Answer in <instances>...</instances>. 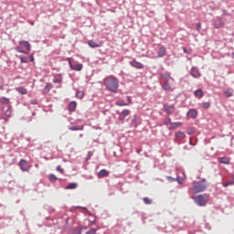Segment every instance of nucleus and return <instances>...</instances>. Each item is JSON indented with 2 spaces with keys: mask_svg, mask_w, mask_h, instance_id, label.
Wrapping results in <instances>:
<instances>
[{
  "mask_svg": "<svg viewBox=\"0 0 234 234\" xmlns=\"http://www.w3.org/2000/svg\"><path fill=\"white\" fill-rule=\"evenodd\" d=\"M102 83L109 92H113L116 94L118 92V88L120 87V81L118 79L112 75L107 76L103 79Z\"/></svg>",
  "mask_w": 234,
  "mask_h": 234,
  "instance_id": "nucleus-1",
  "label": "nucleus"
},
{
  "mask_svg": "<svg viewBox=\"0 0 234 234\" xmlns=\"http://www.w3.org/2000/svg\"><path fill=\"white\" fill-rule=\"evenodd\" d=\"M206 179L201 182H194L193 186L188 189L190 195H197V193H202L207 189V184L204 183Z\"/></svg>",
  "mask_w": 234,
  "mask_h": 234,
  "instance_id": "nucleus-2",
  "label": "nucleus"
},
{
  "mask_svg": "<svg viewBox=\"0 0 234 234\" xmlns=\"http://www.w3.org/2000/svg\"><path fill=\"white\" fill-rule=\"evenodd\" d=\"M192 198L194 202L197 204V206H199L200 207H204L205 206H207V202H209V195L207 194L192 197Z\"/></svg>",
  "mask_w": 234,
  "mask_h": 234,
  "instance_id": "nucleus-3",
  "label": "nucleus"
},
{
  "mask_svg": "<svg viewBox=\"0 0 234 234\" xmlns=\"http://www.w3.org/2000/svg\"><path fill=\"white\" fill-rule=\"evenodd\" d=\"M69 65L70 69H72V70L80 71L83 69V64L81 63H78V62L72 63L70 60H69Z\"/></svg>",
  "mask_w": 234,
  "mask_h": 234,
  "instance_id": "nucleus-4",
  "label": "nucleus"
},
{
  "mask_svg": "<svg viewBox=\"0 0 234 234\" xmlns=\"http://www.w3.org/2000/svg\"><path fill=\"white\" fill-rule=\"evenodd\" d=\"M19 167L20 169H22L23 171H29L30 169V165H28V162H27V160L25 159H21L19 161Z\"/></svg>",
  "mask_w": 234,
  "mask_h": 234,
  "instance_id": "nucleus-5",
  "label": "nucleus"
},
{
  "mask_svg": "<svg viewBox=\"0 0 234 234\" xmlns=\"http://www.w3.org/2000/svg\"><path fill=\"white\" fill-rule=\"evenodd\" d=\"M190 74L193 78H196V80H198L202 76V73H200V70H198V69L195 67L191 69Z\"/></svg>",
  "mask_w": 234,
  "mask_h": 234,
  "instance_id": "nucleus-6",
  "label": "nucleus"
},
{
  "mask_svg": "<svg viewBox=\"0 0 234 234\" xmlns=\"http://www.w3.org/2000/svg\"><path fill=\"white\" fill-rule=\"evenodd\" d=\"M18 45H20V47H23L25 49L27 50V52H30L32 46L30 45V42L26 41V40H21L18 42Z\"/></svg>",
  "mask_w": 234,
  "mask_h": 234,
  "instance_id": "nucleus-7",
  "label": "nucleus"
},
{
  "mask_svg": "<svg viewBox=\"0 0 234 234\" xmlns=\"http://www.w3.org/2000/svg\"><path fill=\"white\" fill-rule=\"evenodd\" d=\"M164 109L166 114H173L175 112V105L173 104H165Z\"/></svg>",
  "mask_w": 234,
  "mask_h": 234,
  "instance_id": "nucleus-8",
  "label": "nucleus"
},
{
  "mask_svg": "<svg viewBox=\"0 0 234 234\" xmlns=\"http://www.w3.org/2000/svg\"><path fill=\"white\" fill-rule=\"evenodd\" d=\"M109 176V170L107 169H102L97 173L98 178H105V176Z\"/></svg>",
  "mask_w": 234,
  "mask_h": 234,
  "instance_id": "nucleus-9",
  "label": "nucleus"
},
{
  "mask_svg": "<svg viewBox=\"0 0 234 234\" xmlns=\"http://www.w3.org/2000/svg\"><path fill=\"white\" fill-rule=\"evenodd\" d=\"M131 67H133L134 69H144V64L140 63L136 60L130 61Z\"/></svg>",
  "mask_w": 234,
  "mask_h": 234,
  "instance_id": "nucleus-10",
  "label": "nucleus"
},
{
  "mask_svg": "<svg viewBox=\"0 0 234 234\" xmlns=\"http://www.w3.org/2000/svg\"><path fill=\"white\" fill-rule=\"evenodd\" d=\"M187 116H189V118H192L193 120H195V118H197V116H198V111H197L195 109H191L188 111Z\"/></svg>",
  "mask_w": 234,
  "mask_h": 234,
  "instance_id": "nucleus-11",
  "label": "nucleus"
},
{
  "mask_svg": "<svg viewBox=\"0 0 234 234\" xmlns=\"http://www.w3.org/2000/svg\"><path fill=\"white\" fill-rule=\"evenodd\" d=\"M88 45L89 47H90V48H99L100 47H101V43H97L94 40H89Z\"/></svg>",
  "mask_w": 234,
  "mask_h": 234,
  "instance_id": "nucleus-12",
  "label": "nucleus"
},
{
  "mask_svg": "<svg viewBox=\"0 0 234 234\" xmlns=\"http://www.w3.org/2000/svg\"><path fill=\"white\" fill-rule=\"evenodd\" d=\"M160 77L165 80V83L169 82L170 80H172V81H175V79L171 78V75L169 73H161Z\"/></svg>",
  "mask_w": 234,
  "mask_h": 234,
  "instance_id": "nucleus-13",
  "label": "nucleus"
},
{
  "mask_svg": "<svg viewBox=\"0 0 234 234\" xmlns=\"http://www.w3.org/2000/svg\"><path fill=\"white\" fill-rule=\"evenodd\" d=\"M129 114H131V110H123L119 116V120H125Z\"/></svg>",
  "mask_w": 234,
  "mask_h": 234,
  "instance_id": "nucleus-14",
  "label": "nucleus"
},
{
  "mask_svg": "<svg viewBox=\"0 0 234 234\" xmlns=\"http://www.w3.org/2000/svg\"><path fill=\"white\" fill-rule=\"evenodd\" d=\"M164 90H166V92H173V90H175V88H172L171 85L169 84V82H165L162 85Z\"/></svg>",
  "mask_w": 234,
  "mask_h": 234,
  "instance_id": "nucleus-15",
  "label": "nucleus"
},
{
  "mask_svg": "<svg viewBox=\"0 0 234 234\" xmlns=\"http://www.w3.org/2000/svg\"><path fill=\"white\" fill-rule=\"evenodd\" d=\"M165 54H167V49L165 48V47L161 46L158 51V58H164Z\"/></svg>",
  "mask_w": 234,
  "mask_h": 234,
  "instance_id": "nucleus-16",
  "label": "nucleus"
},
{
  "mask_svg": "<svg viewBox=\"0 0 234 234\" xmlns=\"http://www.w3.org/2000/svg\"><path fill=\"white\" fill-rule=\"evenodd\" d=\"M194 96H196V98H198L200 100L201 98L204 97V91H202L201 89H198L194 91Z\"/></svg>",
  "mask_w": 234,
  "mask_h": 234,
  "instance_id": "nucleus-17",
  "label": "nucleus"
},
{
  "mask_svg": "<svg viewBox=\"0 0 234 234\" xmlns=\"http://www.w3.org/2000/svg\"><path fill=\"white\" fill-rule=\"evenodd\" d=\"M78 104L76 103V101H71L69 105V111H70V112H74Z\"/></svg>",
  "mask_w": 234,
  "mask_h": 234,
  "instance_id": "nucleus-18",
  "label": "nucleus"
},
{
  "mask_svg": "<svg viewBox=\"0 0 234 234\" xmlns=\"http://www.w3.org/2000/svg\"><path fill=\"white\" fill-rule=\"evenodd\" d=\"M16 90H17V92H19L22 95L28 94V91L24 87L16 88Z\"/></svg>",
  "mask_w": 234,
  "mask_h": 234,
  "instance_id": "nucleus-19",
  "label": "nucleus"
},
{
  "mask_svg": "<svg viewBox=\"0 0 234 234\" xmlns=\"http://www.w3.org/2000/svg\"><path fill=\"white\" fill-rule=\"evenodd\" d=\"M52 87H53L52 84L47 83L45 88H44V93L48 94V92H50Z\"/></svg>",
  "mask_w": 234,
  "mask_h": 234,
  "instance_id": "nucleus-20",
  "label": "nucleus"
},
{
  "mask_svg": "<svg viewBox=\"0 0 234 234\" xmlns=\"http://www.w3.org/2000/svg\"><path fill=\"white\" fill-rule=\"evenodd\" d=\"M115 105H117V107H127L129 106V103L124 102L123 101H119L115 102Z\"/></svg>",
  "mask_w": 234,
  "mask_h": 234,
  "instance_id": "nucleus-21",
  "label": "nucleus"
},
{
  "mask_svg": "<svg viewBox=\"0 0 234 234\" xmlns=\"http://www.w3.org/2000/svg\"><path fill=\"white\" fill-rule=\"evenodd\" d=\"M182 126V122H172L170 129L175 130Z\"/></svg>",
  "mask_w": 234,
  "mask_h": 234,
  "instance_id": "nucleus-22",
  "label": "nucleus"
},
{
  "mask_svg": "<svg viewBox=\"0 0 234 234\" xmlns=\"http://www.w3.org/2000/svg\"><path fill=\"white\" fill-rule=\"evenodd\" d=\"M61 81H63V77H61V75H58L53 80V83H61Z\"/></svg>",
  "mask_w": 234,
  "mask_h": 234,
  "instance_id": "nucleus-23",
  "label": "nucleus"
},
{
  "mask_svg": "<svg viewBox=\"0 0 234 234\" xmlns=\"http://www.w3.org/2000/svg\"><path fill=\"white\" fill-rule=\"evenodd\" d=\"M176 138H181V140H184V138H186V133H184V132H177L176 133Z\"/></svg>",
  "mask_w": 234,
  "mask_h": 234,
  "instance_id": "nucleus-24",
  "label": "nucleus"
},
{
  "mask_svg": "<svg viewBox=\"0 0 234 234\" xmlns=\"http://www.w3.org/2000/svg\"><path fill=\"white\" fill-rule=\"evenodd\" d=\"M78 187V184L70 183L69 186H66V189H76Z\"/></svg>",
  "mask_w": 234,
  "mask_h": 234,
  "instance_id": "nucleus-25",
  "label": "nucleus"
},
{
  "mask_svg": "<svg viewBox=\"0 0 234 234\" xmlns=\"http://www.w3.org/2000/svg\"><path fill=\"white\" fill-rule=\"evenodd\" d=\"M76 96H77V98H79V100H82L83 96H85V92L84 91H77Z\"/></svg>",
  "mask_w": 234,
  "mask_h": 234,
  "instance_id": "nucleus-26",
  "label": "nucleus"
},
{
  "mask_svg": "<svg viewBox=\"0 0 234 234\" xmlns=\"http://www.w3.org/2000/svg\"><path fill=\"white\" fill-rule=\"evenodd\" d=\"M219 162L220 164H229V159H228V157H221Z\"/></svg>",
  "mask_w": 234,
  "mask_h": 234,
  "instance_id": "nucleus-27",
  "label": "nucleus"
},
{
  "mask_svg": "<svg viewBox=\"0 0 234 234\" xmlns=\"http://www.w3.org/2000/svg\"><path fill=\"white\" fill-rule=\"evenodd\" d=\"M15 50L16 52H19L20 54H27V51L23 50V48H21V47L15 48Z\"/></svg>",
  "mask_w": 234,
  "mask_h": 234,
  "instance_id": "nucleus-28",
  "label": "nucleus"
},
{
  "mask_svg": "<svg viewBox=\"0 0 234 234\" xmlns=\"http://www.w3.org/2000/svg\"><path fill=\"white\" fill-rule=\"evenodd\" d=\"M56 180H58V177L56 176V175L51 174L49 176V182H56Z\"/></svg>",
  "mask_w": 234,
  "mask_h": 234,
  "instance_id": "nucleus-29",
  "label": "nucleus"
},
{
  "mask_svg": "<svg viewBox=\"0 0 234 234\" xmlns=\"http://www.w3.org/2000/svg\"><path fill=\"white\" fill-rule=\"evenodd\" d=\"M19 59H20L21 63H28V59L25 56H20Z\"/></svg>",
  "mask_w": 234,
  "mask_h": 234,
  "instance_id": "nucleus-30",
  "label": "nucleus"
},
{
  "mask_svg": "<svg viewBox=\"0 0 234 234\" xmlns=\"http://www.w3.org/2000/svg\"><path fill=\"white\" fill-rule=\"evenodd\" d=\"M229 186H234V181H228L226 183H223V186L228 187Z\"/></svg>",
  "mask_w": 234,
  "mask_h": 234,
  "instance_id": "nucleus-31",
  "label": "nucleus"
},
{
  "mask_svg": "<svg viewBox=\"0 0 234 234\" xmlns=\"http://www.w3.org/2000/svg\"><path fill=\"white\" fill-rule=\"evenodd\" d=\"M224 94L227 96V98H231L233 96V93L229 90H225Z\"/></svg>",
  "mask_w": 234,
  "mask_h": 234,
  "instance_id": "nucleus-32",
  "label": "nucleus"
},
{
  "mask_svg": "<svg viewBox=\"0 0 234 234\" xmlns=\"http://www.w3.org/2000/svg\"><path fill=\"white\" fill-rule=\"evenodd\" d=\"M144 204H153V200H151L149 197H144Z\"/></svg>",
  "mask_w": 234,
  "mask_h": 234,
  "instance_id": "nucleus-33",
  "label": "nucleus"
},
{
  "mask_svg": "<svg viewBox=\"0 0 234 234\" xmlns=\"http://www.w3.org/2000/svg\"><path fill=\"white\" fill-rule=\"evenodd\" d=\"M57 171H58V173H60L61 175L65 174V170L61 168V165L57 166Z\"/></svg>",
  "mask_w": 234,
  "mask_h": 234,
  "instance_id": "nucleus-34",
  "label": "nucleus"
},
{
  "mask_svg": "<svg viewBox=\"0 0 234 234\" xmlns=\"http://www.w3.org/2000/svg\"><path fill=\"white\" fill-rule=\"evenodd\" d=\"M209 107H211V103H209V102H204L203 103V108L204 109H209Z\"/></svg>",
  "mask_w": 234,
  "mask_h": 234,
  "instance_id": "nucleus-35",
  "label": "nucleus"
},
{
  "mask_svg": "<svg viewBox=\"0 0 234 234\" xmlns=\"http://www.w3.org/2000/svg\"><path fill=\"white\" fill-rule=\"evenodd\" d=\"M96 231H98V229H91L90 230L87 231L86 234H96Z\"/></svg>",
  "mask_w": 234,
  "mask_h": 234,
  "instance_id": "nucleus-36",
  "label": "nucleus"
},
{
  "mask_svg": "<svg viewBox=\"0 0 234 234\" xmlns=\"http://www.w3.org/2000/svg\"><path fill=\"white\" fill-rule=\"evenodd\" d=\"M222 27H224V22H221L220 26H218L217 23H214V27L217 29L222 28Z\"/></svg>",
  "mask_w": 234,
  "mask_h": 234,
  "instance_id": "nucleus-37",
  "label": "nucleus"
},
{
  "mask_svg": "<svg viewBox=\"0 0 234 234\" xmlns=\"http://www.w3.org/2000/svg\"><path fill=\"white\" fill-rule=\"evenodd\" d=\"M196 28H197V32H200V30H201V28H202V24L197 23V24L196 25Z\"/></svg>",
  "mask_w": 234,
  "mask_h": 234,
  "instance_id": "nucleus-38",
  "label": "nucleus"
},
{
  "mask_svg": "<svg viewBox=\"0 0 234 234\" xmlns=\"http://www.w3.org/2000/svg\"><path fill=\"white\" fill-rule=\"evenodd\" d=\"M169 123H170V125H171V118H166L165 120V125H169Z\"/></svg>",
  "mask_w": 234,
  "mask_h": 234,
  "instance_id": "nucleus-39",
  "label": "nucleus"
},
{
  "mask_svg": "<svg viewBox=\"0 0 234 234\" xmlns=\"http://www.w3.org/2000/svg\"><path fill=\"white\" fill-rule=\"evenodd\" d=\"M2 103H6V104L10 103V99L3 98Z\"/></svg>",
  "mask_w": 234,
  "mask_h": 234,
  "instance_id": "nucleus-40",
  "label": "nucleus"
},
{
  "mask_svg": "<svg viewBox=\"0 0 234 234\" xmlns=\"http://www.w3.org/2000/svg\"><path fill=\"white\" fill-rule=\"evenodd\" d=\"M127 101L126 103H129V105H133V99H131V97H127Z\"/></svg>",
  "mask_w": 234,
  "mask_h": 234,
  "instance_id": "nucleus-41",
  "label": "nucleus"
},
{
  "mask_svg": "<svg viewBox=\"0 0 234 234\" xmlns=\"http://www.w3.org/2000/svg\"><path fill=\"white\" fill-rule=\"evenodd\" d=\"M30 103H32V105H37V100H32L30 101Z\"/></svg>",
  "mask_w": 234,
  "mask_h": 234,
  "instance_id": "nucleus-42",
  "label": "nucleus"
},
{
  "mask_svg": "<svg viewBox=\"0 0 234 234\" xmlns=\"http://www.w3.org/2000/svg\"><path fill=\"white\" fill-rule=\"evenodd\" d=\"M91 156H92V152H89L88 153V160H90Z\"/></svg>",
  "mask_w": 234,
  "mask_h": 234,
  "instance_id": "nucleus-43",
  "label": "nucleus"
},
{
  "mask_svg": "<svg viewBox=\"0 0 234 234\" xmlns=\"http://www.w3.org/2000/svg\"><path fill=\"white\" fill-rule=\"evenodd\" d=\"M29 58H30V61H34V55H31V56L29 57Z\"/></svg>",
  "mask_w": 234,
  "mask_h": 234,
  "instance_id": "nucleus-44",
  "label": "nucleus"
},
{
  "mask_svg": "<svg viewBox=\"0 0 234 234\" xmlns=\"http://www.w3.org/2000/svg\"><path fill=\"white\" fill-rule=\"evenodd\" d=\"M71 129V131H79L80 129H78V128H76V127H72V128H70Z\"/></svg>",
  "mask_w": 234,
  "mask_h": 234,
  "instance_id": "nucleus-45",
  "label": "nucleus"
},
{
  "mask_svg": "<svg viewBox=\"0 0 234 234\" xmlns=\"http://www.w3.org/2000/svg\"><path fill=\"white\" fill-rule=\"evenodd\" d=\"M31 25L34 26V22H32Z\"/></svg>",
  "mask_w": 234,
  "mask_h": 234,
  "instance_id": "nucleus-46",
  "label": "nucleus"
},
{
  "mask_svg": "<svg viewBox=\"0 0 234 234\" xmlns=\"http://www.w3.org/2000/svg\"><path fill=\"white\" fill-rule=\"evenodd\" d=\"M83 136V134H80V137H82Z\"/></svg>",
  "mask_w": 234,
  "mask_h": 234,
  "instance_id": "nucleus-47",
  "label": "nucleus"
},
{
  "mask_svg": "<svg viewBox=\"0 0 234 234\" xmlns=\"http://www.w3.org/2000/svg\"><path fill=\"white\" fill-rule=\"evenodd\" d=\"M190 145H192V144H191V140H190Z\"/></svg>",
  "mask_w": 234,
  "mask_h": 234,
  "instance_id": "nucleus-48",
  "label": "nucleus"
},
{
  "mask_svg": "<svg viewBox=\"0 0 234 234\" xmlns=\"http://www.w3.org/2000/svg\"><path fill=\"white\" fill-rule=\"evenodd\" d=\"M91 224H94V221H92Z\"/></svg>",
  "mask_w": 234,
  "mask_h": 234,
  "instance_id": "nucleus-49",
  "label": "nucleus"
}]
</instances>
